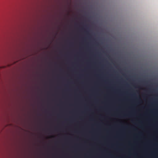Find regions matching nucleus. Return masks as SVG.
Masks as SVG:
<instances>
[{"label": "nucleus", "instance_id": "obj_1", "mask_svg": "<svg viewBox=\"0 0 158 158\" xmlns=\"http://www.w3.org/2000/svg\"><path fill=\"white\" fill-rule=\"evenodd\" d=\"M6 67L5 66H0V69H2V68H4Z\"/></svg>", "mask_w": 158, "mask_h": 158}]
</instances>
